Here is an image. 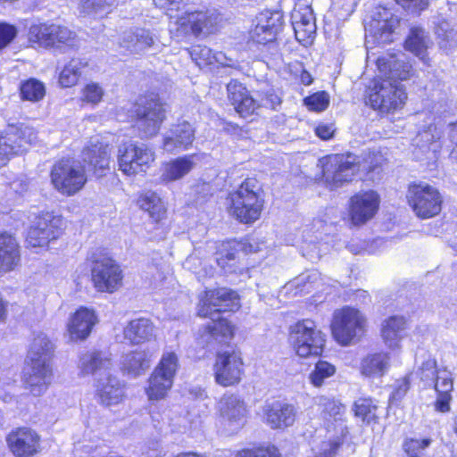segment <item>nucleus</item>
<instances>
[{"mask_svg": "<svg viewBox=\"0 0 457 457\" xmlns=\"http://www.w3.org/2000/svg\"><path fill=\"white\" fill-rule=\"evenodd\" d=\"M410 388L409 379L404 378L403 380L398 381L395 391L392 393L391 399L394 401L401 400L408 392Z\"/></svg>", "mask_w": 457, "mask_h": 457, "instance_id": "338daca9", "label": "nucleus"}, {"mask_svg": "<svg viewBox=\"0 0 457 457\" xmlns=\"http://www.w3.org/2000/svg\"><path fill=\"white\" fill-rule=\"evenodd\" d=\"M405 329V320L403 317L393 316L385 320L382 327V337L390 348H396Z\"/></svg>", "mask_w": 457, "mask_h": 457, "instance_id": "ea45409f", "label": "nucleus"}, {"mask_svg": "<svg viewBox=\"0 0 457 457\" xmlns=\"http://www.w3.org/2000/svg\"><path fill=\"white\" fill-rule=\"evenodd\" d=\"M282 26L283 18L280 12H263L259 17V23L255 26L252 37L258 44L271 42L276 38Z\"/></svg>", "mask_w": 457, "mask_h": 457, "instance_id": "cd10ccee", "label": "nucleus"}, {"mask_svg": "<svg viewBox=\"0 0 457 457\" xmlns=\"http://www.w3.org/2000/svg\"><path fill=\"white\" fill-rule=\"evenodd\" d=\"M358 0H334L333 10L339 20H346L354 12Z\"/></svg>", "mask_w": 457, "mask_h": 457, "instance_id": "864d4df0", "label": "nucleus"}, {"mask_svg": "<svg viewBox=\"0 0 457 457\" xmlns=\"http://www.w3.org/2000/svg\"><path fill=\"white\" fill-rule=\"evenodd\" d=\"M228 199L229 213L240 222L253 223L260 218L264 199L262 184L257 179H245Z\"/></svg>", "mask_w": 457, "mask_h": 457, "instance_id": "f03ea898", "label": "nucleus"}, {"mask_svg": "<svg viewBox=\"0 0 457 457\" xmlns=\"http://www.w3.org/2000/svg\"><path fill=\"white\" fill-rule=\"evenodd\" d=\"M359 166L353 155L328 156L323 164V178L327 186L334 190L351 181Z\"/></svg>", "mask_w": 457, "mask_h": 457, "instance_id": "ddd939ff", "label": "nucleus"}, {"mask_svg": "<svg viewBox=\"0 0 457 457\" xmlns=\"http://www.w3.org/2000/svg\"><path fill=\"white\" fill-rule=\"evenodd\" d=\"M291 18L295 38L303 46L311 45L316 34L312 10L309 6L295 10Z\"/></svg>", "mask_w": 457, "mask_h": 457, "instance_id": "b1692460", "label": "nucleus"}, {"mask_svg": "<svg viewBox=\"0 0 457 457\" xmlns=\"http://www.w3.org/2000/svg\"><path fill=\"white\" fill-rule=\"evenodd\" d=\"M195 139V129L192 125L183 121L174 126L163 138V149L173 153L187 149Z\"/></svg>", "mask_w": 457, "mask_h": 457, "instance_id": "7c9ffc66", "label": "nucleus"}, {"mask_svg": "<svg viewBox=\"0 0 457 457\" xmlns=\"http://www.w3.org/2000/svg\"><path fill=\"white\" fill-rule=\"evenodd\" d=\"M97 321L95 312L87 307H81L70 318L67 324L70 338L72 341L84 340Z\"/></svg>", "mask_w": 457, "mask_h": 457, "instance_id": "bb28decb", "label": "nucleus"}, {"mask_svg": "<svg viewBox=\"0 0 457 457\" xmlns=\"http://www.w3.org/2000/svg\"><path fill=\"white\" fill-rule=\"evenodd\" d=\"M166 104L157 96H145L134 105L135 126L143 138L158 134L166 118Z\"/></svg>", "mask_w": 457, "mask_h": 457, "instance_id": "39448f33", "label": "nucleus"}, {"mask_svg": "<svg viewBox=\"0 0 457 457\" xmlns=\"http://www.w3.org/2000/svg\"><path fill=\"white\" fill-rule=\"evenodd\" d=\"M396 3L403 6L405 10L411 12H420L427 9L430 4V0H395Z\"/></svg>", "mask_w": 457, "mask_h": 457, "instance_id": "680f3d73", "label": "nucleus"}, {"mask_svg": "<svg viewBox=\"0 0 457 457\" xmlns=\"http://www.w3.org/2000/svg\"><path fill=\"white\" fill-rule=\"evenodd\" d=\"M398 18L388 9L378 7L367 28V31L370 35H372L379 44L391 42V35L398 27Z\"/></svg>", "mask_w": 457, "mask_h": 457, "instance_id": "5701e85b", "label": "nucleus"}, {"mask_svg": "<svg viewBox=\"0 0 457 457\" xmlns=\"http://www.w3.org/2000/svg\"><path fill=\"white\" fill-rule=\"evenodd\" d=\"M20 90L21 98L30 102H38L46 95L45 85L36 79H29L22 82Z\"/></svg>", "mask_w": 457, "mask_h": 457, "instance_id": "49530a36", "label": "nucleus"}, {"mask_svg": "<svg viewBox=\"0 0 457 457\" xmlns=\"http://www.w3.org/2000/svg\"><path fill=\"white\" fill-rule=\"evenodd\" d=\"M118 0H82V11L87 14L103 13L117 4Z\"/></svg>", "mask_w": 457, "mask_h": 457, "instance_id": "3c124183", "label": "nucleus"}, {"mask_svg": "<svg viewBox=\"0 0 457 457\" xmlns=\"http://www.w3.org/2000/svg\"><path fill=\"white\" fill-rule=\"evenodd\" d=\"M218 411L223 426L231 433L243 428L245 423V404L237 395H224L218 403Z\"/></svg>", "mask_w": 457, "mask_h": 457, "instance_id": "a211bd4d", "label": "nucleus"}, {"mask_svg": "<svg viewBox=\"0 0 457 457\" xmlns=\"http://www.w3.org/2000/svg\"><path fill=\"white\" fill-rule=\"evenodd\" d=\"M433 137V135L430 133V131H423L422 133H420L417 137L416 143L419 145L421 142H427L428 145H421L420 150L423 151V149H428V152H432L433 157H435L436 152L439 148V145L436 142H430L431 138Z\"/></svg>", "mask_w": 457, "mask_h": 457, "instance_id": "e2e57ef3", "label": "nucleus"}, {"mask_svg": "<svg viewBox=\"0 0 457 457\" xmlns=\"http://www.w3.org/2000/svg\"><path fill=\"white\" fill-rule=\"evenodd\" d=\"M331 331L335 340L343 346L358 343L366 331V318L357 309L344 307L334 312Z\"/></svg>", "mask_w": 457, "mask_h": 457, "instance_id": "7ed1b4c3", "label": "nucleus"}, {"mask_svg": "<svg viewBox=\"0 0 457 457\" xmlns=\"http://www.w3.org/2000/svg\"><path fill=\"white\" fill-rule=\"evenodd\" d=\"M304 104L312 111H324L329 104L328 95L325 92L315 93L306 97L304 99Z\"/></svg>", "mask_w": 457, "mask_h": 457, "instance_id": "5fc2aeb1", "label": "nucleus"}, {"mask_svg": "<svg viewBox=\"0 0 457 457\" xmlns=\"http://www.w3.org/2000/svg\"><path fill=\"white\" fill-rule=\"evenodd\" d=\"M154 352L150 349H137L125 353L120 361V370L123 374L137 378L150 368Z\"/></svg>", "mask_w": 457, "mask_h": 457, "instance_id": "393cba45", "label": "nucleus"}, {"mask_svg": "<svg viewBox=\"0 0 457 457\" xmlns=\"http://www.w3.org/2000/svg\"><path fill=\"white\" fill-rule=\"evenodd\" d=\"M21 261L20 246L15 237L0 234V272L14 270Z\"/></svg>", "mask_w": 457, "mask_h": 457, "instance_id": "c9c22d12", "label": "nucleus"}, {"mask_svg": "<svg viewBox=\"0 0 457 457\" xmlns=\"http://www.w3.org/2000/svg\"><path fill=\"white\" fill-rule=\"evenodd\" d=\"M82 161L97 178L103 177L110 168L111 148L108 145L91 140L82 151Z\"/></svg>", "mask_w": 457, "mask_h": 457, "instance_id": "412c9836", "label": "nucleus"}, {"mask_svg": "<svg viewBox=\"0 0 457 457\" xmlns=\"http://www.w3.org/2000/svg\"><path fill=\"white\" fill-rule=\"evenodd\" d=\"M317 405L320 411V414L325 420H334L340 427L341 436L347 433L346 428L343 424V416L345 412V407L339 401L327 396H320L317 398Z\"/></svg>", "mask_w": 457, "mask_h": 457, "instance_id": "58836bf2", "label": "nucleus"}, {"mask_svg": "<svg viewBox=\"0 0 457 457\" xmlns=\"http://www.w3.org/2000/svg\"><path fill=\"white\" fill-rule=\"evenodd\" d=\"M88 260L91 262L92 281L98 292L113 293L121 287L122 270L113 259L101 253H93Z\"/></svg>", "mask_w": 457, "mask_h": 457, "instance_id": "6e6552de", "label": "nucleus"}, {"mask_svg": "<svg viewBox=\"0 0 457 457\" xmlns=\"http://www.w3.org/2000/svg\"><path fill=\"white\" fill-rule=\"evenodd\" d=\"M431 439H408L404 442L403 447L409 457H420V453L428 447Z\"/></svg>", "mask_w": 457, "mask_h": 457, "instance_id": "4d7b16f0", "label": "nucleus"}, {"mask_svg": "<svg viewBox=\"0 0 457 457\" xmlns=\"http://www.w3.org/2000/svg\"><path fill=\"white\" fill-rule=\"evenodd\" d=\"M140 209L147 212L152 218L158 220L165 213V206L159 195L152 191L142 194L138 198Z\"/></svg>", "mask_w": 457, "mask_h": 457, "instance_id": "c03bdc74", "label": "nucleus"}, {"mask_svg": "<svg viewBox=\"0 0 457 457\" xmlns=\"http://www.w3.org/2000/svg\"><path fill=\"white\" fill-rule=\"evenodd\" d=\"M154 323L146 318L134 319L123 329L124 338L134 345L149 342L154 337Z\"/></svg>", "mask_w": 457, "mask_h": 457, "instance_id": "72a5a7b5", "label": "nucleus"}, {"mask_svg": "<svg viewBox=\"0 0 457 457\" xmlns=\"http://www.w3.org/2000/svg\"><path fill=\"white\" fill-rule=\"evenodd\" d=\"M29 39L43 47L72 46L76 34L65 26L57 24H35L29 28Z\"/></svg>", "mask_w": 457, "mask_h": 457, "instance_id": "4468645a", "label": "nucleus"}, {"mask_svg": "<svg viewBox=\"0 0 457 457\" xmlns=\"http://www.w3.org/2000/svg\"><path fill=\"white\" fill-rule=\"evenodd\" d=\"M7 443L16 457H31L40 449V436L29 428H20L12 431L7 436Z\"/></svg>", "mask_w": 457, "mask_h": 457, "instance_id": "aec40b11", "label": "nucleus"}, {"mask_svg": "<svg viewBox=\"0 0 457 457\" xmlns=\"http://www.w3.org/2000/svg\"><path fill=\"white\" fill-rule=\"evenodd\" d=\"M240 248H242V245L238 242H222L216 253V262L218 265L226 271H233L237 253Z\"/></svg>", "mask_w": 457, "mask_h": 457, "instance_id": "37998d69", "label": "nucleus"}, {"mask_svg": "<svg viewBox=\"0 0 457 457\" xmlns=\"http://www.w3.org/2000/svg\"><path fill=\"white\" fill-rule=\"evenodd\" d=\"M152 32L143 28L129 29L122 33L120 46L134 54H140L154 45Z\"/></svg>", "mask_w": 457, "mask_h": 457, "instance_id": "473e14b6", "label": "nucleus"}, {"mask_svg": "<svg viewBox=\"0 0 457 457\" xmlns=\"http://www.w3.org/2000/svg\"><path fill=\"white\" fill-rule=\"evenodd\" d=\"M118 165L127 176L145 172L154 161V153L145 144L121 143L118 146Z\"/></svg>", "mask_w": 457, "mask_h": 457, "instance_id": "9d476101", "label": "nucleus"}, {"mask_svg": "<svg viewBox=\"0 0 457 457\" xmlns=\"http://www.w3.org/2000/svg\"><path fill=\"white\" fill-rule=\"evenodd\" d=\"M37 142L36 129L24 123L9 124L0 134V168Z\"/></svg>", "mask_w": 457, "mask_h": 457, "instance_id": "20e7f679", "label": "nucleus"}, {"mask_svg": "<svg viewBox=\"0 0 457 457\" xmlns=\"http://www.w3.org/2000/svg\"><path fill=\"white\" fill-rule=\"evenodd\" d=\"M433 385L437 393L451 394L453 390V381L451 372L447 370H442L440 375H436Z\"/></svg>", "mask_w": 457, "mask_h": 457, "instance_id": "6e6d98bb", "label": "nucleus"}, {"mask_svg": "<svg viewBox=\"0 0 457 457\" xmlns=\"http://www.w3.org/2000/svg\"><path fill=\"white\" fill-rule=\"evenodd\" d=\"M112 365L109 355L103 352H87L79 358V368L83 375L96 374L103 378L110 373Z\"/></svg>", "mask_w": 457, "mask_h": 457, "instance_id": "f704fd0d", "label": "nucleus"}, {"mask_svg": "<svg viewBox=\"0 0 457 457\" xmlns=\"http://www.w3.org/2000/svg\"><path fill=\"white\" fill-rule=\"evenodd\" d=\"M53 379V370L50 362L30 361L29 369L25 373L24 384L33 395H43Z\"/></svg>", "mask_w": 457, "mask_h": 457, "instance_id": "4be33fe9", "label": "nucleus"}, {"mask_svg": "<svg viewBox=\"0 0 457 457\" xmlns=\"http://www.w3.org/2000/svg\"><path fill=\"white\" fill-rule=\"evenodd\" d=\"M334 132L335 129L333 124H319L315 129L316 135L323 140L331 138Z\"/></svg>", "mask_w": 457, "mask_h": 457, "instance_id": "774afa93", "label": "nucleus"}, {"mask_svg": "<svg viewBox=\"0 0 457 457\" xmlns=\"http://www.w3.org/2000/svg\"><path fill=\"white\" fill-rule=\"evenodd\" d=\"M336 373V367L326 361H319L309 375L311 383L316 386H321L325 380Z\"/></svg>", "mask_w": 457, "mask_h": 457, "instance_id": "09e8293b", "label": "nucleus"}, {"mask_svg": "<svg viewBox=\"0 0 457 457\" xmlns=\"http://www.w3.org/2000/svg\"><path fill=\"white\" fill-rule=\"evenodd\" d=\"M195 155L178 157L163 164L161 180L165 183L184 178L195 167Z\"/></svg>", "mask_w": 457, "mask_h": 457, "instance_id": "e433bc0d", "label": "nucleus"}, {"mask_svg": "<svg viewBox=\"0 0 457 457\" xmlns=\"http://www.w3.org/2000/svg\"><path fill=\"white\" fill-rule=\"evenodd\" d=\"M64 220L60 216L46 212L37 217L28 232L27 243L31 247H44L58 238L63 230Z\"/></svg>", "mask_w": 457, "mask_h": 457, "instance_id": "2eb2a0df", "label": "nucleus"}, {"mask_svg": "<svg viewBox=\"0 0 457 457\" xmlns=\"http://www.w3.org/2000/svg\"><path fill=\"white\" fill-rule=\"evenodd\" d=\"M17 30L14 26L0 23V49L9 45L16 37Z\"/></svg>", "mask_w": 457, "mask_h": 457, "instance_id": "052dcab7", "label": "nucleus"}, {"mask_svg": "<svg viewBox=\"0 0 457 457\" xmlns=\"http://www.w3.org/2000/svg\"><path fill=\"white\" fill-rule=\"evenodd\" d=\"M228 97L240 116L245 118L255 111L257 104L247 89L237 81H230L227 86Z\"/></svg>", "mask_w": 457, "mask_h": 457, "instance_id": "2f4dec72", "label": "nucleus"}, {"mask_svg": "<svg viewBox=\"0 0 457 457\" xmlns=\"http://www.w3.org/2000/svg\"><path fill=\"white\" fill-rule=\"evenodd\" d=\"M390 366V356L386 353L366 355L361 361L360 370L362 376L376 378L383 377Z\"/></svg>", "mask_w": 457, "mask_h": 457, "instance_id": "4c0bfd02", "label": "nucleus"}, {"mask_svg": "<svg viewBox=\"0 0 457 457\" xmlns=\"http://www.w3.org/2000/svg\"><path fill=\"white\" fill-rule=\"evenodd\" d=\"M343 443V439L337 437L329 439L328 441L322 442L320 451L314 457H336L338 448Z\"/></svg>", "mask_w": 457, "mask_h": 457, "instance_id": "bf43d9fd", "label": "nucleus"}, {"mask_svg": "<svg viewBox=\"0 0 457 457\" xmlns=\"http://www.w3.org/2000/svg\"><path fill=\"white\" fill-rule=\"evenodd\" d=\"M377 66L385 79H374L366 90V104L381 113H388L400 107L406 99V94L398 80L409 77L410 66L393 57L378 58Z\"/></svg>", "mask_w": 457, "mask_h": 457, "instance_id": "f257e3e1", "label": "nucleus"}, {"mask_svg": "<svg viewBox=\"0 0 457 457\" xmlns=\"http://www.w3.org/2000/svg\"><path fill=\"white\" fill-rule=\"evenodd\" d=\"M54 345L43 333H39L33 338L28 358L29 361H50Z\"/></svg>", "mask_w": 457, "mask_h": 457, "instance_id": "79ce46f5", "label": "nucleus"}, {"mask_svg": "<svg viewBox=\"0 0 457 457\" xmlns=\"http://www.w3.org/2000/svg\"><path fill=\"white\" fill-rule=\"evenodd\" d=\"M428 34L421 28H412L405 41V48L426 62L429 44Z\"/></svg>", "mask_w": 457, "mask_h": 457, "instance_id": "a19ab883", "label": "nucleus"}, {"mask_svg": "<svg viewBox=\"0 0 457 457\" xmlns=\"http://www.w3.org/2000/svg\"><path fill=\"white\" fill-rule=\"evenodd\" d=\"M452 401L451 394L437 393V397L435 402L436 411L446 413L451 411L450 403Z\"/></svg>", "mask_w": 457, "mask_h": 457, "instance_id": "0e129e2a", "label": "nucleus"}, {"mask_svg": "<svg viewBox=\"0 0 457 457\" xmlns=\"http://www.w3.org/2000/svg\"><path fill=\"white\" fill-rule=\"evenodd\" d=\"M237 457H281L278 450L274 447L246 449L239 452Z\"/></svg>", "mask_w": 457, "mask_h": 457, "instance_id": "13d9d810", "label": "nucleus"}, {"mask_svg": "<svg viewBox=\"0 0 457 457\" xmlns=\"http://www.w3.org/2000/svg\"><path fill=\"white\" fill-rule=\"evenodd\" d=\"M243 374V361L240 355L232 351L220 353L216 356L214 375L216 382L223 386L237 384Z\"/></svg>", "mask_w": 457, "mask_h": 457, "instance_id": "dca6fc26", "label": "nucleus"}, {"mask_svg": "<svg viewBox=\"0 0 457 457\" xmlns=\"http://www.w3.org/2000/svg\"><path fill=\"white\" fill-rule=\"evenodd\" d=\"M96 388L98 401L102 405H115L121 402L123 398V389L120 380L111 373L103 378H97Z\"/></svg>", "mask_w": 457, "mask_h": 457, "instance_id": "c756f323", "label": "nucleus"}, {"mask_svg": "<svg viewBox=\"0 0 457 457\" xmlns=\"http://www.w3.org/2000/svg\"><path fill=\"white\" fill-rule=\"evenodd\" d=\"M239 307L238 294L232 289L221 287L205 292L197 313L204 318L221 319L220 312H236Z\"/></svg>", "mask_w": 457, "mask_h": 457, "instance_id": "f8f14e48", "label": "nucleus"}, {"mask_svg": "<svg viewBox=\"0 0 457 457\" xmlns=\"http://www.w3.org/2000/svg\"><path fill=\"white\" fill-rule=\"evenodd\" d=\"M407 200L415 214L421 219L437 215L442 209V196L438 190L428 184H413L409 187Z\"/></svg>", "mask_w": 457, "mask_h": 457, "instance_id": "9b49d317", "label": "nucleus"}, {"mask_svg": "<svg viewBox=\"0 0 457 457\" xmlns=\"http://www.w3.org/2000/svg\"><path fill=\"white\" fill-rule=\"evenodd\" d=\"M295 416V407L288 403L276 402L264 407L265 422L273 429L291 427Z\"/></svg>", "mask_w": 457, "mask_h": 457, "instance_id": "c85d7f7f", "label": "nucleus"}, {"mask_svg": "<svg viewBox=\"0 0 457 457\" xmlns=\"http://www.w3.org/2000/svg\"><path fill=\"white\" fill-rule=\"evenodd\" d=\"M220 21V14L215 11H196L186 12L178 19L177 24L183 33L197 36L213 33Z\"/></svg>", "mask_w": 457, "mask_h": 457, "instance_id": "f3484780", "label": "nucleus"}, {"mask_svg": "<svg viewBox=\"0 0 457 457\" xmlns=\"http://www.w3.org/2000/svg\"><path fill=\"white\" fill-rule=\"evenodd\" d=\"M289 342L301 358L320 355L325 345V335L312 320H303L290 327Z\"/></svg>", "mask_w": 457, "mask_h": 457, "instance_id": "423d86ee", "label": "nucleus"}, {"mask_svg": "<svg viewBox=\"0 0 457 457\" xmlns=\"http://www.w3.org/2000/svg\"><path fill=\"white\" fill-rule=\"evenodd\" d=\"M179 367L178 357L174 353H165L148 378L145 393L150 401L164 399L173 385Z\"/></svg>", "mask_w": 457, "mask_h": 457, "instance_id": "1a4fd4ad", "label": "nucleus"}, {"mask_svg": "<svg viewBox=\"0 0 457 457\" xmlns=\"http://www.w3.org/2000/svg\"><path fill=\"white\" fill-rule=\"evenodd\" d=\"M206 325L199 329L198 340L203 346H209L213 343H227L233 336V328L226 319L210 318Z\"/></svg>", "mask_w": 457, "mask_h": 457, "instance_id": "a878e982", "label": "nucleus"}, {"mask_svg": "<svg viewBox=\"0 0 457 457\" xmlns=\"http://www.w3.org/2000/svg\"><path fill=\"white\" fill-rule=\"evenodd\" d=\"M103 96V87L95 82L87 84L82 90V100L92 104H97L100 103Z\"/></svg>", "mask_w": 457, "mask_h": 457, "instance_id": "603ef678", "label": "nucleus"}, {"mask_svg": "<svg viewBox=\"0 0 457 457\" xmlns=\"http://www.w3.org/2000/svg\"><path fill=\"white\" fill-rule=\"evenodd\" d=\"M83 63L81 61L72 59L64 66L59 76V83L63 87H70L77 84L81 74Z\"/></svg>", "mask_w": 457, "mask_h": 457, "instance_id": "de8ad7c7", "label": "nucleus"}, {"mask_svg": "<svg viewBox=\"0 0 457 457\" xmlns=\"http://www.w3.org/2000/svg\"><path fill=\"white\" fill-rule=\"evenodd\" d=\"M379 206V195L373 190L360 192L350 199L349 214L353 225H362L373 218Z\"/></svg>", "mask_w": 457, "mask_h": 457, "instance_id": "6ab92c4d", "label": "nucleus"}, {"mask_svg": "<svg viewBox=\"0 0 457 457\" xmlns=\"http://www.w3.org/2000/svg\"><path fill=\"white\" fill-rule=\"evenodd\" d=\"M435 32L439 37L448 39L452 37L453 30L446 20L440 19L436 25Z\"/></svg>", "mask_w": 457, "mask_h": 457, "instance_id": "69168bd1", "label": "nucleus"}, {"mask_svg": "<svg viewBox=\"0 0 457 457\" xmlns=\"http://www.w3.org/2000/svg\"><path fill=\"white\" fill-rule=\"evenodd\" d=\"M50 179L54 188L68 196L80 191L87 182L85 168L79 162L72 159H62L54 163Z\"/></svg>", "mask_w": 457, "mask_h": 457, "instance_id": "0eeeda50", "label": "nucleus"}, {"mask_svg": "<svg viewBox=\"0 0 457 457\" xmlns=\"http://www.w3.org/2000/svg\"><path fill=\"white\" fill-rule=\"evenodd\" d=\"M190 54L199 67L212 65L215 62L224 64L225 56L223 54L213 53L210 47L205 46L197 45L193 46Z\"/></svg>", "mask_w": 457, "mask_h": 457, "instance_id": "a18cd8bd", "label": "nucleus"}, {"mask_svg": "<svg viewBox=\"0 0 457 457\" xmlns=\"http://www.w3.org/2000/svg\"><path fill=\"white\" fill-rule=\"evenodd\" d=\"M354 414L362 420L367 424L376 421L377 420V406L373 404L371 399H359L354 403Z\"/></svg>", "mask_w": 457, "mask_h": 457, "instance_id": "8fccbe9b", "label": "nucleus"}]
</instances>
